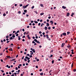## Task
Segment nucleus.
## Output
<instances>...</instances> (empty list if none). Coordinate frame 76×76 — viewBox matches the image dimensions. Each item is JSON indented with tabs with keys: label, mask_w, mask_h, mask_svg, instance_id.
<instances>
[{
	"label": "nucleus",
	"mask_w": 76,
	"mask_h": 76,
	"mask_svg": "<svg viewBox=\"0 0 76 76\" xmlns=\"http://www.w3.org/2000/svg\"><path fill=\"white\" fill-rule=\"evenodd\" d=\"M64 45H65V43H62V45H61V47L63 48V47H64Z\"/></svg>",
	"instance_id": "f257e3e1"
},
{
	"label": "nucleus",
	"mask_w": 76,
	"mask_h": 76,
	"mask_svg": "<svg viewBox=\"0 0 76 76\" xmlns=\"http://www.w3.org/2000/svg\"><path fill=\"white\" fill-rule=\"evenodd\" d=\"M27 37L28 38V39H31V37H29V35L28 34L27 35Z\"/></svg>",
	"instance_id": "f03ea898"
},
{
	"label": "nucleus",
	"mask_w": 76,
	"mask_h": 76,
	"mask_svg": "<svg viewBox=\"0 0 76 76\" xmlns=\"http://www.w3.org/2000/svg\"><path fill=\"white\" fill-rule=\"evenodd\" d=\"M62 35H64V36H66V33H64L62 34Z\"/></svg>",
	"instance_id": "7ed1b4c3"
},
{
	"label": "nucleus",
	"mask_w": 76,
	"mask_h": 76,
	"mask_svg": "<svg viewBox=\"0 0 76 76\" xmlns=\"http://www.w3.org/2000/svg\"><path fill=\"white\" fill-rule=\"evenodd\" d=\"M26 7H27L26 6H23V9H25V8H26Z\"/></svg>",
	"instance_id": "20e7f679"
},
{
	"label": "nucleus",
	"mask_w": 76,
	"mask_h": 76,
	"mask_svg": "<svg viewBox=\"0 0 76 76\" xmlns=\"http://www.w3.org/2000/svg\"><path fill=\"white\" fill-rule=\"evenodd\" d=\"M30 52L31 53H30L31 55H33L34 54V53H33V52L32 51H31Z\"/></svg>",
	"instance_id": "39448f33"
},
{
	"label": "nucleus",
	"mask_w": 76,
	"mask_h": 76,
	"mask_svg": "<svg viewBox=\"0 0 76 76\" xmlns=\"http://www.w3.org/2000/svg\"><path fill=\"white\" fill-rule=\"evenodd\" d=\"M62 8H63V9H66V7H64V6H62Z\"/></svg>",
	"instance_id": "423d86ee"
},
{
	"label": "nucleus",
	"mask_w": 76,
	"mask_h": 76,
	"mask_svg": "<svg viewBox=\"0 0 76 76\" xmlns=\"http://www.w3.org/2000/svg\"><path fill=\"white\" fill-rule=\"evenodd\" d=\"M70 15V13L69 12L67 13L66 14V16H69Z\"/></svg>",
	"instance_id": "0eeeda50"
},
{
	"label": "nucleus",
	"mask_w": 76,
	"mask_h": 76,
	"mask_svg": "<svg viewBox=\"0 0 76 76\" xmlns=\"http://www.w3.org/2000/svg\"><path fill=\"white\" fill-rule=\"evenodd\" d=\"M47 29H48V28H47V27L45 26V30H47Z\"/></svg>",
	"instance_id": "6e6552de"
},
{
	"label": "nucleus",
	"mask_w": 76,
	"mask_h": 76,
	"mask_svg": "<svg viewBox=\"0 0 76 76\" xmlns=\"http://www.w3.org/2000/svg\"><path fill=\"white\" fill-rule=\"evenodd\" d=\"M34 41H35V42H37V41H38L37 39H34Z\"/></svg>",
	"instance_id": "1a4fd4ad"
},
{
	"label": "nucleus",
	"mask_w": 76,
	"mask_h": 76,
	"mask_svg": "<svg viewBox=\"0 0 76 76\" xmlns=\"http://www.w3.org/2000/svg\"><path fill=\"white\" fill-rule=\"evenodd\" d=\"M50 23H51V25H53V20H51L50 21Z\"/></svg>",
	"instance_id": "9d476101"
},
{
	"label": "nucleus",
	"mask_w": 76,
	"mask_h": 76,
	"mask_svg": "<svg viewBox=\"0 0 76 76\" xmlns=\"http://www.w3.org/2000/svg\"><path fill=\"white\" fill-rule=\"evenodd\" d=\"M46 24H47V25H46V26H49V25H50V24L48 23H46Z\"/></svg>",
	"instance_id": "9b49d317"
},
{
	"label": "nucleus",
	"mask_w": 76,
	"mask_h": 76,
	"mask_svg": "<svg viewBox=\"0 0 76 76\" xmlns=\"http://www.w3.org/2000/svg\"><path fill=\"white\" fill-rule=\"evenodd\" d=\"M75 15V14L74 13H72V15H71V16H72V17H73V15Z\"/></svg>",
	"instance_id": "f8f14e48"
},
{
	"label": "nucleus",
	"mask_w": 76,
	"mask_h": 76,
	"mask_svg": "<svg viewBox=\"0 0 76 76\" xmlns=\"http://www.w3.org/2000/svg\"><path fill=\"white\" fill-rule=\"evenodd\" d=\"M46 37H47V39L49 38V37H48V35L47 34L46 35Z\"/></svg>",
	"instance_id": "ddd939ff"
},
{
	"label": "nucleus",
	"mask_w": 76,
	"mask_h": 76,
	"mask_svg": "<svg viewBox=\"0 0 76 76\" xmlns=\"http://www.w3.org/2000/svg\"><path fill=\"white\" fill-rule=\"evenodd\" d=\"M24 12L25 13H26V12H27V10H24Z\"/></svg>",
	"instance_id": "4468645a"
},
{
	"label": "nucleus",
	"mask_w": 76,
	"mask_h": 76,
	"mask_svg": "<svg viewBox=\"0 0 76 76\" xmlns=\"http://www.w3.org/2000/svg\"><path fill=\"white\" fill-rule=\"evenodd\" d=\"M68 46H67V47H68V48H70V45H68Z\"/></svg>",
	"instance_id": "2eb2a0df"
},
{
	"label": "nucleus",
	"mask_w": 76,
	"mask_h": 76,
	"mask_svg": "<svg viewBox=\"0 0 76 76\" xmlns=\"http://www.w3.org/2000/svg\"><path fill=\"white\" fill-rule=\"evenodd\" d=\"M10 40H11L12 39H13V37H11L10 38Z\"/></svg>",
	"instance_id": "dca6fc26"
},
{
	"label": "nucleus",
	"mask_w": 76,
	"mask_h": 76,
	"mask_svg": "<svg viewBox=\"0 0 76 76\" xmlns=\"http://www.w3.org/2000/svg\"><path fill=\"white\" fill-rule=\"evenodd\" d=\"M43 25H44V24L43 23H42L41 24V27Z\"/></svg>",
	"instance_id": "f3484780"
},
{
	"label": "nucleus",
	"mask_w": 76,
	"mask_h": 76,
	"mask_svg": "<svg viewBox=\"0 0 76 76\" xmlns=\"http://www.w3.org/2000/svg\"><path fill=\"white\" fill-rule=\"evenodd\" d=\"M44 13H40V15L41 16H42V15H44Z\"/></svg>",
	"instance_id": "a211bd4d"
},
{
	"label": "nucleus",
	"mask_w": 76,
	"mask_h": 76,
	"mask_svg": "<svg viewBox=\"0 0 76 76\" xmlns=\"http://www.w3.org/2000/svg\"><path fill=\"white\" fill-rule=\"evenodd\" d=\"M40 6H41V7H43V4H41L40 5Z\"/></svg>",
	"instance_id": "6ab92c4d"
},
{
	"label": "nucleus",
	"mask_w": 76,
	"mask_h": 76,
	"mask_svg": "<svg viewBox=\"0 0 76 76\" xmlns=\"http://www.w3.org/2000/svg\"><path fill=\"white\" fill-rule=\"evenodd\" d=\"M12 37L13 38H15V34H13V36H12Z\"/></svg>",
	"instance_id": "aec40b11"
},
{
	"label": "nucleus",
	"mask_w": 76,
	"mask_h": 76,
	"mask_svg": "<svg viewBox=\"0 0 76 76\" xmlns=\"http://www.w3.org/2000/svg\"><path fill=\"white\" fill-rule=\"evenodd\" d=\"M15 60V59L14 58V59H13L12 60H11V61H13Z\"/></svg>",
	"instance_id": "412c9836"
},
{
	"label": "nucleus",
	"mask_w": 76,
	"mask_h": 76,
	"mask_svg": "<svg viewBox=\"0 0 76 76\" xmlns=\"http://www.w3.org/2000/svg\"><path fill=\"white\" fill-rule=\"evenodd\" d=\"M32 51H33V53H35V49H33V50H32Z\"/></svg>",
	"instance_id": "4be33fe9"
},
{
	"label": "nucleus",
	"mask_w": 76,
	"mask_h": 76,
	"mask_svg": "<svg viewBox=\"0 0 76 76\" xmlns=\"http://www.w3.org/2000/svg\"><path fill=\"white\" fill-rule=\"evenodd\" d=\"M6 14L5 13H4L3 14V16H6Z\"/></svg>",
	"instance_id": "5701e85b"
},
{
	"label": "nucleus",
	"mask_w": 76,
	"mask_h": 76,
	"mask_svg": "<svg viewBox=\"0 0 76 76\" xmlns=\"http://www.w3.org/2000/svg\"><path fill=\"white\" fill-rule=\"evenodd\" d=\"M72 67H73V62L72 63L71 65V67L72 68Z\"/></svg>",
	"instance_id": "b1692460"
},
{
	"label": "nucleus",
	"mask_w": 76,
	"mask_h": 76,
	"mask_svg": "<svg viewBox=\"0 0 76 76\" xmlns=\"http://www.w3.org/2000/svg\"><path fill=\"white\" fill-rule=\"evenodd\" d=\"M11 48V49H9V51H13V49H12V48Z\"/></svg>",
	"instance_id": "393cba45"
},
{
	"label": "nucleus",
	"mask_w": 76,
	"mask_h": 76,
	"mask_svg": "<svg viewBox=\"0 0 76 76\" xmlns=\"http://www.w3.org/2000/svg\"><path fill=\"white\" fill-rule=\"evenodd\" d=\"M48 32H49V31L48 30L46 31V34H48Z\"/></svg>",
	"instance_id": "a878e982"
},
{
	"label": "nucleus",
	"mask_w": 76,
	"mask_h": 76,
	"mask_svg": "<svg viewBox=\"0 0 76 76\" xmlns=\"http://www.w3.org/2000/svg\"><path fill=\"white\" fill-rule=\"evenodd\" d=\"M40 75L41 76H42L43 75V73H40Z\"/></svg>",
	"instance_id": "bb28decb"
},
{
	"label": "nucleus",
	"mask_w": 76,
	"mask_h": 76,
	"mask_svg": "<svg viewBox=\"0 0 76 76\" xmlns=\"http://www.w3.org/2000/svg\"><path fill=\"white\" fill-rule=\"evenodd\" d=\"M54 60H53L52 61V64H53V63H54Z\"/></svg>",
	"instance_id": "cd10ccee"
},
{
	"label": "nucleus",
	"mask_w": 76,
	"mask_h": 76,
	"mask_svg": "<svg viewBox=\"0 0 76 76\" xmlns=\"http://www.w3.org/2000/svg\"><path fill=\"white\" fill-rule=\"evenodd\" d=\"M70 33V32H67V35H69Z\"/></svg>",
	"instance_id": "c85d7f7f"
},
{
	"label": "nucleus",
	"mask_w": 76,
	"mask_h": 76,
	"mask_svg": "<svg viewBox=\"0 0 76 76\" xmlns=\"http://www.w3.org/2000/svg\"><path fill=\"white\" fill-rule=\"evenodd\" d=\"M73 71L74 72H76V69H74Z\"/></svg>",
	"instance_id": "c756f323"
},
{
	"label": "nucleus",
	"mask_w": 76,
	"mask_h": 76,
	"mask_svg": "<svg viewBox=\"0 0 76 76\" xmlns=\"http://www.w3.org/2000/svg\"><path fill=\"white\" fill-rule=\"evenodd\" d=\"M18 13L19 14H20V13H21V12L20 11H19L18 12Z\"/></svg>",
	"instance_id": "7c9ffc66"
},
{
	"label": "nucleus",
	"mask_w": 76,
	"mask_h": 76,
	"mask_svg": "<svg viewBox=\"0 0 76 76\" xmlns=\"http://www.w3.org/2000/svg\"><path fill=\"white\" fill-rule=\"evenodd\" d=\"M66 23H68V21H67V20H66Z\"/></svg>",
	"instance_id": "2f4dec72"
},
{
	"label": "nucleus",
	"mask_w": 76,
	"mask_h": 76,
	"mask_svg": "<svg viewBox=\"0 0 76 76\" xmlns=\"http://www.w3.org/2000/svg\"><path fill=\"white\" fill-rule=\"evenodd\" d=\"M36 42L38 44H40V42H39L38 41L37 42Z\"/></svg>",
	"instance_id": "473e14b6"
},
{
	"label": "nucleus",
	"mask_w": 76,
	"mask_h": 76,
	"mask_svg": "<svg viewBox=\"0 0 76 76\" xmlns=\"http://www.w3.org/2000/svg\"><path fill=\"white\" fill-rule=\"evenodd\" d=\"M34 22H35V23H38V21H34Z\"/></svg>",
	"instance_id": "72a5a7b5"
},
{
	"label": "nucleus",
	"mask_w": 76,
	"mask_h": 76,
	"mask_svg": "<svg viewBox=\"0 0 76 76\" xmlns=\"http://www.w3.org/2000/svg\"><path fill=\"white\" fill-rule=\"evenodd\" d=\"M40 25H41V23H39L38 24V26H40Z\"/></svg>",
	"instance_id": "f704fd0d"
},
{
	"label": "nucleus",
	"mask_w": 76,
	"mask_h": 76,
	"mask_svg": "<svg viewBox=\"0 0 76 76\" xmlns=\"http://www.w3.org/2000/svg\"><path fill=\"white\" fill-rule=\"evenodd\" d=\"M22 38H25V36H23V37H22Z\"/></svg>",
	"instance_id": "c9c22d12"
},
{
	"label": "nucleus",
	"mask_w": 76,
	"mask_h": 76,
	"mask_svg": "<svg viewBox=\"0 0 76 76\" xmlns=\"http://www.w3.org/2000/svg\"><path fill=\"white\" fill-rule=\"evenodd\" d=\"M24 61H27V59H26V58H25L24 59Z\"/></svg>",
	"instance_id": "e433bc0d"
},
{
	"label": "nucleus",
	"mask_w": 76,
	"mask_h": 76,
	"mask_svg": "<svg viewBox=\"0 0 76 76\" xmlns=\"http://www.w3.org/2000/svg\"><path fill=\"white\" fill-rule=\"evenodd\" d=\"M29 32L28 31L27 32V33H26V35H28V34H29Z\"/></svg>",
	"instance_id": "4c0bfd02"
},
{
	"label": "nucleus",
	"mask_w": 76,
	"mask_h": 76,
	"mask_svg": "<svg viewBox=\"0 0 76 76\" xmlns=\"http://www.w3.org/2000/svg\"><path fill=\"white\" fill-rule=\"evenodd\" d=\"M20 7H21V6H23V5H22V4H20Z\"/></svg>",
	"instance_id": "58836bf2"
},
{
	"label": "nucleus",
	"mask_w": 76,
	"mask_h": 76,
	"mask_svg": "<svg viewBox=\"0 0 76 76\" xmlns=\"http://www.w3.org/2000/svg\"><path fill=\"white\" fill-rule=\"evenodd\" d=\"M32 43H33V44H35V42H34V41H33Z\"/></svg>",
	"instance_id": "ea45409f"
},
{
	"label": "nucleus",
	"mask_w": 76,
	"mask_h": 76,
	"mask_svg": "<svg viewBox=\"0 0 76 76\" xmlns=\"http://www.w3.org/2000/svg\"><path fill=\"white\" fill-rule=\"evenodd\" d=\"M34 6H33L32 7H31V9H34Z\"/></svg>",
	"instance_id": "a19ab883"
},
{
	"label": "nucleus",
	"mask_w": 76,
	"mask_h": 76,
	"mask_svg": "<svg viewBox=\"0 0 76 76\" xmlns=\"http://www.w3.org/2000/svg\"><path fill=\"white\" fill-rule=\"evenodd\" d=\"M50 29H51V28L50 27H48V29L50 30Z\"/></svg>",
	"instance_id": "79ce46f5"
},
{
	"label": "nucleus",
	"mask_w": 76,
	"mask_h": 76,
	"mask_svg": "<svg viewBox=\"0 0 76 76\" xmlns=\"http://www.w3.org/2000/svg\"><path fill=\"white\" fill-rule=\"evenodd\" d=\"M6 38H9V35H7V36L6 37Z\"/></svg>",
	"instance_id": "37998d69"
},
{
	"label": "nucleus",
	"mask_w": 76,
	"mask_h": 76,
	"mask_svg": "<svg viewBox=\"0 0 76 76\" xmlns=\"http://www.w3.org/2000/svg\"><path fill=\"white\" fill-rule=\"evenodd\" d=\"M40 22H42V19L40 20Z\"/></svg>",
	"instance_id": "c03bdc74"
},
{
	"label": "nucleus",
	"mask_w": 76,
	"mask_h": 76,
	"mask_svg": "<svg viewBox=\"0 0 76 76\" xmlns=\"http://www.w3.org/2000/svg\"><path fill=\"white\" fill-rule=\"evenodd\" d=\"M15 69H16V70H18V67H15Z\"/></svg>",
	"instance_id": "a18cd8bd"
},
{
	"label": "nucleus",
	"mask_w": 76,
	"mask_h": 76,
	"mask_svg": "<svg viewBox=\"0 0 76 76\" xmlns=\"http://www.w3.org/2000/svg\"><path fill=\"white\" fill-rule=\"evenodd\" d=\"M1 72H2V73H4V71L3 70H1Z\"/></svg>",
	"instance_id": "49530a36"
},
{
	"label": "nucleus",
	"mask_w": 76,
	"mask_h": 76,
	"mask_svg": "<svg viewBox=\"0 0 76 76\" xmlns=\"http://www.w3.org/2000/svg\"><path fill=\"white\" fill-rule=\"evenodd\" d=\"M3 53H1L0 54V56H2V55H3Z\"/></svg>",
	"instance_id": "de8ad7c7"
},
{
	"label": "nucleus",
	"mask_w": 76,
	"mask_h": 76,
	"mask_svg": "<svg viewBox=\"0 0 76 76\" xmlns=\"http://www.w3.org/2000/svg\"><path fill=\"white\" fill-rule=\"evenodd\" d=\"M35 13H36V14H38V12H37V11H35Z\"/></svg>",
	"instance_id": "09e8293b"
},
{
	"label": "nucleus",
	"mask_w": 76,
	"mask_h": 76,
	"mask_svg": "<svg viewBox=\"0 0 76 76\" xmlns=\"http://www.w3.org/2000/svg\"><path fill=\"white\" fill-rule=\"evenodd\" d=\"M39 34H42V32H41V31H39Z\"/></svg>",
	"instance_id": "8fccbe9b"
},
{
	"label": "nucleus",
	"mask_w": 76,
	"mask_h": 76,
	"mask_svg": "<svg viewBox=\"0 0 76 76\" xmlns=\"http://www.w3.org/2000/svg\"><path fill=\"white\" fill-rule=\"evenodd\" d=\"M28 58V56H26L25 57V58L26 59H27Z\"/></svg>",
	"instance_id": "3c124183"
},
{
	"label": "nucleus",
	"mask_w": 76,
	"mask_h": 76,
	"mask_svg": "<svg viewBox=\"0 0 76 76\" xmlns=\"http://www.w3.org/2000/svg\"><path fill=\"white\" fill-rule=\"evenodd\" d=\"M70 52H68V54H69V55H70Z\"/></svg>",
	"instance_id": "603ef678"
},
{
	"label": "nucleus",
	"mask_w": 76,
	"mask_h": 76,
	"mask_svg": "<svg viewBox=\"0 0 76 76\" xmlns=\"http://www.w3.org/2000/svg\"><path fill=\"white\" fill-rule=\"evenodd\" d=\"M26 56H29V54H27Z\"/></svg>",
	"instance_id": "864d4df0"
},
{
	"label": "nucleus",
	"mask_w": 76,
	"mask_h": 76,
	"mask_svg": "<svg viewBox=\"0 0 76 76\" xmlns=\"http://www.w3.org/2000/svg\"><path fill=\"white\" fill-rule=\"evenodd\" d=\"M7 58H10V56H7Z\"/></svg>",
	"instance_id": "5fc2aeb1"
},
{
	"label": "nucleus",
	"mask_w": 76,
	"mask_h": 76,
	"mask_svg": "<svg viewBox=\"0 0 76 76\" xmlns=\"http://www.w3.org/2000/svg\"><path fill=\"white\" fill-rule=\"evenodd\" d=\"M35 38L36 39H38V36H36V37H35Z\"/></svg>",
	"instance_id": "6e6d98bb"
},
{
	"label": "nucleus",
	"mask_w": 76,
	"mask_h": 76,
	"mask_svg": "<svg viewBox=\"0 0 76 76\" xmlns=\"http://www.w3.org/2000/svg\"><path fill=\"white\" fill-rule=\"evenodd\" d=\"M23 75V73H22L21 74V76H22Z\"/></svg>",
	"instance_id": "4d7b16f0"
},
{
	"label": "nucleus",
	"mask_w": 76,
	"mask_h": 76,
	"mask_svg": "<svg viewBox=\"0 0 76 76\" xmlns=\"http://www.w3.org/2000/svg\"><path fill=\"white\" fill-rule=\"evenodd\" d=\"M39 59H37V61H39Z\"/></svg>",
	"instance_id": "13d9d810"
},
{
	"label": "nucleus",
	"mask_w": 76,
	"mask_h": 76,
	"mask_svg": "<svg viewBox=\"0 0 76 76\" xmlns=\"http://www.w3.org/2000/svg\"><path fill=\"white\" fill-rule=\"evenodd\" d=\"M22 31L23 32H24V31H25V29H24V28L23 29Z\"/></svg>",
	"instance_id": "bf43d9fd"
},
{
	"label": "nucleus",
	"mask_w": 76,
	"mask_h": 76,
	"mask_svg": "<svg viewBox=\"0 0 76 76\" xmlns=\"http://www.w3.org/2000/svg\"><path fill=\"white\" fill-rule=\"evenodd\" d=\"M28 62V63H29V62H30V60H28V61H27Z\"/></svg>",
	"instance_id": "052dcab7"
},
{
	"label": "nucleus",
	"mask_w": 76,
	"mask_h": 76,
	"mask_svg": "<svg viewBox=\"0 0 76 76\" xmlns=\"http://www.w3.org/2000/svg\"><path fill=\"white\" fill-rule=\"evenodd\" d=\"M18 73H19V72H20V70L19 69L18 70Z\"/></svg>",
	"instance_id": "680f3d73"
},
{
	"label": "nucleus",
	"mask_w": 76,
	"mask_h": 76,
	"mask_svg": "<svg viewBox=\"0 0 76 76\" xmlns=\"http://www.w3.org/2000/svg\"><path fill=\"white\" fill-rule=\"evenodd\" d=\"M27 59L28 60H29V59H30V58L28 57L27 58Z\"/></svg>",
	"instance_id": "e2e57ef3"
},
{
	"label": "nucleus",
	"mask_w": 76,
	"mask_h": 76,
	"mask_svg": "<svg viewBox=\"0 0 76 76\" xmlns=\"http://www.w3.org/2000/svg\"><path fill=\"white\" fill-rule=\"evenodd\" d=\"M12 75H11V76H14V74L13 73L12 74Z\"/></svg>",
	"instance_id": "0e129e2a"
},
{
	"label": "nucleus",
	"mask_w": 76,
	"mask_h": 76,
	"mask_svg": "<svg viewBox=\"0 0 76 76\" xmlns=\"http://www.w3.org/2000/svg\"><path fill=\"white\" fill-rule=\"evenodd\" d=\"M22 41H23V42H24L25 41V39H23L22 40Z\"/></svg>",
	"instance_id": "69168bd1"
},
{
	"label": "nucleus",
	"mask_w": 76,
	"mask_h": 76,
	"mask_svg": "<svg viewBox=\"0 0 76 76\" xmlns=\"http://www.w3.org/2000/svg\"><path fill=\"white\" fill-rule=\"evenodd\" d=\"M47 22H49V20L47 19Z\"/></svg>",
	"instance_id": "338daca9"
},
{
	"label": "nucleus",
	"mask_w": 76,
	"mask_h": 76,
	"mask_svg": "<svg viewBox=\"0 0 76 76\" xmlns=\"http://www.w3.org/2000/svg\"><path fill=\"white\" fill-rule=\"evenodd\" d=\"M1 42H2V43L3 42V40H1Z\"/></svg>",
	"instance_id": "774afa93"
}]
</instances>
